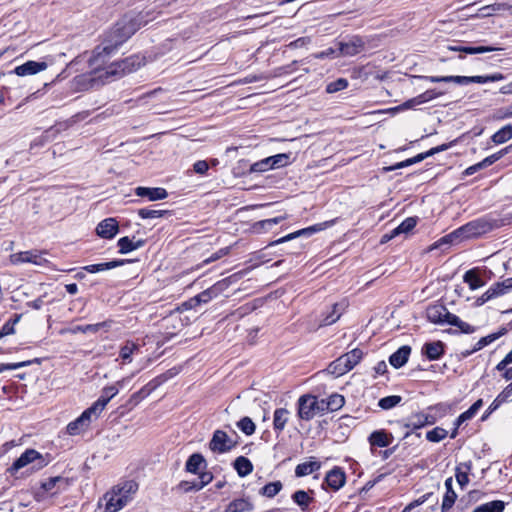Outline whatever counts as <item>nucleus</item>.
I'll return each mask as SVG.
<instances>
[{"label": "nucleus", "mask_w": 512, "mask_h": 512, "mask_svg": "<svg viewBox=\"0 0 512 512\" xmlns=\"http://www.w3.org/2000/svg\"><path fill=\"white\" fill-rule=\"evenodd\" d=\"M142 25L138 17H125L117 23L113 31V38L111 43L97 47L90 59V66L97 72L103 71L99 77L123 75L131 72L134 69L135 59L133 57L127 58L121 62L108 63L110 55L121 45L124 41L130 38Z\"/></svg>", "instance_id": "1"}, {"label": "nucleus", "mask_w": 512, "mask_h": 512, "mask_svg": "<svg viewBox=\"0 0 512 512\" xmlns=\"http://www.w3.org/2000/svg\"><path fill=\"white\" fill-rule=\"evenodd\" d=\"M138 491V484L133 481H125L114 486L98 501L97 512H118L127 506Z\"/></svg>", "instance_id": "2"}, {"label": "nucleus", "mask_w": 512, "mask_h": 512, "mask_svg": "<svg viewBox=\"0 0 512 512\" xmlns=\"http://www.w3.org/2000/svg\"><path fill=\"white\" fill-rule=\"evenodd\" d=\"M501 226V222L489 216L477 218L461 226L448 235L451 239H464L477 238L487 234Z\"/></svg>", "instance_id": "3"}, {"label": "nucleus", "mask_w": 512, "mask_h": 512, "mask_svg": "<svg viewBox=\"0 0 512 512\" xmlns=\"http://www.w3.org/2000/svg\"><path fill=\"white\" fill-rule=\"evenodd\" d=\"M420 78L429 81L431 83H440V82H453L456 84H470V83H479L484 84L488 82H498L504 80L506 77L499 72L490 74V75H477V76H420Z\"/></svg>", "instance_id": "4"}, {"label": "nucleus", "mask_w": 512, "mask_h": 512, "mask_svg": "<svg viewBox=\"0 0 512 512\" xmlns=\"http://www.w3.org/2000/svg\"><path fill=\"white\" fill-rule=\"evenodd\" d=\"M321 400L312 395H303L298 400V416L303 420H311L318 413H323Z\"/></svg>", "instance_id": "5"}, {"label": "nucleus", "mask_w": 512, "mask_h": 512, "mask_svg": "<svg viewBox=\"0 0 512 512\" xmlns=\"http://www.w3.org/2000/svg\"><path fill=\"white\" fill-rule=\"evenodd\" d=\"M35 461H39L37 465V469H41L47 465V462L44 460L43 456L34 449H27L13 464L10 468H8V472L11 475H14L18 470L24 468L28 464L34 463Z\"/></svg>", "instance_id": "6"}, {"label": "nucleus", "mask_w": 512, "mask_h": 512, "mask_svg": "<svg viewBox=\"0 0 512 512\" xmlns=\"http://www.w3.org/2000/svg\"><path fill=\"white\" fill-rule=\"evenodd\" d=\"M44 252L37 250L22 251L10 255V262L14 265L31 263L37 266H45L48 260L44 257Z\"/></svg>", "instance_id": "7"}, {"label": "nucleus", "mask_w": 512, "mask_h": 512, "mask_svg": "<svg viewBox=\"0 0 512 512\" xmlns=\"http://www.w3.org/2000/svg\"><path fill=\"white\" fill-rule=\"evenodd\" d=\"M98 418L99 417L95 416V413L88 408L77 419L67 425V433L72 436L79 435L90 427L93 420Z\"/></svg>", "instance_id": "8"}, {"label": "nucleus", "mask_w": 512, "mask_h": 512, "mask_svg": "<svg viewBox=\"0 0 512 512\" xmlns=\"http://www.w3.org/2000/svg\"><path fill=\"white\" fill-rule=\"evenodd\" d=\"M334 223H335V220H331V221H326L323 223H318V224L312 225V226L304 228V229H300L298 231L290 233L282 238H279V239L271 242L270 246L278 245V244L290 241V240L295 239L300 236H307V237L311 236L314 233L323 231L324 229L332 226Z\"/></svg>", "instance_id": "9"}, {"label": "nucleus", "mask_w": 512, "mask_h": 512, "mask_svg": "<svg viewBox=\"0 0 512 512\" xmlns=\"http://www.w3.org/2000/svg\"><path fill=\"white\" fill-rule=\"evenodd\" d=\"M234 445L233 440L222 430H216L209 442L210 450L220 454L230 451Z\"/></svg>", "instance_id": "10"}, {"label": "nucleus", "mask_w": 512, "mask_h": 512, "mask_svg": "<svg viewBox=\"0 0 512 512\" xmlns=\"http://www.w3.org/2000/svg\"><path fill=\"white\" fill-rule=\"evenodd\" d=\"M426 316L431 323L444 325L448 324V320H450L449 317L452 316V313H450L444 305L434 304L427 308Z\"/></svg>", "instance_id": "11"}, {"label": "nucleus", "mask_w": 512, "mask_h": 512, "mask_svg": "<svg viewBox=\"0 0 512 512\" xmlns=\"http://www.w3.org/2000/svg\"><path fill=\"white\" fill-rule=\"evenodd\" d=\"M365 48V42L359 36H353L347 41L339 42L338 55L354 56L362 52Z\"/></svg>", "instance_id": "12"}, {"label": "nucleus", "mask_w": 512, "mask_h": 512, "mask_svg": "<svg viewBox=\"0 0 512 512\" xmlns=\"http://www.w3.org/2000/svg\"><path fill=\"white\" fill-rule=\"evenodd\" d=\"M47 67L48 64L45 61H27L24 64L15 67V69L10 73H14L20 77H25L42 72L46 70Z\"/></svg>", "instance_id": "13"}, {"label": "nucleus", "mask_w": 512, "mask_h": 512, "mask_svg": "<svg viewBox=\"0 0 512 512\" xmlns=\"http://www.w3.org/2000/svg\"><path fill=\"white\" fill-rule=\"evenodd\" d=\"M393 441V434L384 429L375 430L368 437V442L372 451L374 448L388 447L393 443Z\"/></svg>", "instance_id": "14"}, {"label": "nucleus", "mask_w": 512, "mask_h": 512, "mask_svg": "<svg viewBox=\"0 0 512 512\" xmlns=\"http://www.w3.org/2000/svg\"><path fill=\"white\" fill-rule=\"evenodd\" d=\"M119 390L115 386H107L102 390L101 396L89 407L95 416H100L109 401L118 394Z\"/></svg>", "instance_id": "15"}, {"label": "nucleus", "mask_w": 512, "mask_h": 512, "mask_svg": "<svg viewBox=\"0 0 512 512\" xmlns=\"http://www.w3.org/2000/svg\"><path fill=\"white\" fill-rule=\"evenodd\" d=\"M443 95V92H437L436 90H427L423 92L422 94L407 100L402 105L395 108V110H403V109H410L417 105H421L424 103H427L429 101H432L440 96Z\"/></svg>", "instance_id": "16"}, {"label": "nucleus", "mask_w": 512, "mask_h": 512, "mask_svg": "<svg viewBox=\"0 0 512 512\" xmlns=\"http://www.w3.org/2000/svg\"><path fill=\"white\" fill-rule=\"evenodd\" d=\"M119 230L118 222L115 218H106L96 227V233L99 237L112 239Z\"/></svg>", "instance_id": "17"}, {"label": "nucleus", "mask_w": 512, "mask_h": 512, "mask_svg": "<svg viewBox=\"0 0 512 512\" xmlns=\"http://www.w3.org/2000/svg\"><path fill=\"white\" fill-rule=\"evenodd\" d=\"M135 194L139 197H146L149 201L163 200L168 197L166 189L161 187H142L135 189Z\"/></svg>", "instance_id": "18"}, {"label": "nucleus", "mask_w": 512, "mask_h": 512, "mask_svg": "<svg viewBox=\"0 0 512 512\" xmlns=\"http://www.w3.org/2000/svg\"><path fill=\"white\" fill-rule=\"evenodd\" d=\"M436 421L435 417L431 414L419 412L413 414L406 423L407 428L419 429L426 425H432Z\"/></svg>", "instance_id": "19"}, {"label": "nucleus", "mask_w": 512, "mask_h": 512, "mask_svg": "<svg viewBox=\"0 0 512 512\" xmlns=\"http://www.w3.org/2000/svg\"><path fill=\"white\" fill-rule=\"evenodd\" d=\"M109 326V323L108 322H101V323H96V324H87V325H78V326H75V327H72V328H64L60 331V334H66V333H71V334H77V333H84V334H87V333H97L101 328L103 327H108Z\"/></svg>", "instance_id": "20"}, {"label": "nucleus", "mask_w": 512, "mask_h": 512, "mask_svg": "<svg viewBox=\"0 0 512 512\" xmlns=\"http://www.w3.org/2000/svg\"><path fill=\"white\" fill-rule=\"evenodd\" d=\"M345 474L340 468L329 471L325 477V483L333 490L340 489L345 484Z\"/></svg>", "instance_id": "21"}, {"label": "nucleus", "mask_w": 512, "mask_h": 512, "mask_svg": "<svg viewBox=\"0 0 512 512\" xmlns=\"http://www.w3.org/2000/svg\"><path fill=\"white\" fill-rule=\"evenodd\" d=\"M140 347L138 344L134 343L133 341H126L120 348L119 351V358L122 361V364H129L132 362V356L133 354L139 352Z\"/></svg>", "instance_id": "22"}, {"label": "nucleus", "mask_w": 512, "mask_h": 512, "mask_svg": "<svg viewBox=\"0 0 512 512\" xmlns=\"http://www.w3.org/2000/svg\"><path fill=\"white\" fill-rule=\"evenodd\" d=\"M411 352V348L409 346H402L396 352H394L390 358L389 362L394 368H400L406 364L408 361L409 355Z\"/></svg>", "instance_id": "23"}, {"label": "nucleus", "mask_w": 512, "mask_h": 512, "mask_svg": "<svg viewBox=\"0 0 512 512\" xmlns=\"http://www.w3.org/2000/svg\"><path fill=\"white\" fill-rule=\"evenodd\" d=\"M205 467L206 460L200 453L192 454L185 464L186 471L192 474H198Z\"/></svg>", "instance_id": "24"}, {"label": "nucleus", "mask_w": 512, "mask_h": 512, "mask_svg": "<svg viewBox=\"0 0 512 512\" xmlns=\"http://www.w3.org/2000/svg\"><path fill=\"white\" fill-rule=\"evenodd\" d=\"M422 352L429 360H437L444 353L443 343L441 341L426 343L422 348Z\"/></svg>", "instance_id": "25"}, {"label": "nucleus", "mask_w": 512, "mask_h": 512, "mask_svg": "<svg viewBox=\"0 0 512 512\" xmlns=\"http://www.w3.org/2000/svg\"><path fill=\"white\" fill-rule=\"evenodd\" d=\"M448 50L453 52H463L467 54H481L491 51L500 50V48L491 47V46H453L449 45Z\"/></svg>", "instance_id": "26"}, {"label": "nucleus", "mask_w": 512, "mask_h": 512, "mask_svg": "<svg viewBox=\"0 0 512 512\" xmlns=\"http://www.w3.org/2000/svg\"><path fill=\"white\" fill-rule=\"evenodd\" d=\"M445 488H446V493L443 497V501H442V512H446L448 511L455 503V500L457 498V494L455 493V491L453 490V487H452V478H447L445 480Z\"/></svg>", "instance_id": "27"}, {"label": "nucleus", "mask_w": 512, "mask_h": 512, "mask_svg": "<svg viewBox=\"0 0 512 512\" xmlns=\"http://www.w3.org/2000/svg\"><path fill=\"white\" fill-rule=\"evenodd\" d=\"M472 469V463L471 462H463L457 465L455 469V478L458 484L461 487H464L469 482V473Z\"/></svg>", "instance_id": "28"}, {"label": "nucleus", "mask_w": 512, "mask_h": 512, "mask_svg": "<svg viewBox=\"0 0 512 512\" xmlns=\"http://www.w3.org/2000/svg\"><path fill=\"white\" fill-rule=\"evenodd\" d=\"M345 403L344 397L339 394L331 395L327 400H321L322 411H336Z\"/></svg>", "instance_id": "29"}, {"label": "nucleus", "mask_w": 512, "mask_h": 512, "mask_svg": "<svg viewBox=\"0 0 512 512\" xmlns=\"http://www.w3.org/2000/svg\"><path fill=\"white\" fill-rule=\"evenodd\" d=\"M126 260H113L110 262L99 263V264H91L83 267V270L89 273H98L105 270L113 269L119 266H122Z\"/></svg>", "instance_id": "30"}, {"label": "nucleus", "mask_w": 512, "mask_h": 512, "mask_svg": "<svg viewBox=\"0 0 512 512\" xmlns=\"http://www.w3.org/2000/svg\"><path fill=\"white\" fill-rule=\"evenodd\" d=\"M320 467H321L320 462L315 461V460H309V461L300 463L296 466L295 475L297 477H304V476H307V475L313 473L314 471L319 470Z\"/></svg>", "instance_id": "31"}, {"label": "nucleus", "mask_w": 512, "mask_h": 512, "mask_svg": "<svg viewBox=\"0 0 512 512\" xmlns=\"http://www.w3.org/2000/svg\"><path fill=\"white\" fill-rule=\"evenodd\" d=\"M254 509V505L248 499H235L229 503L226 512H250Z\"/></svg>", "instance_id": "32"}, {"label": "nucleus", "mask_w": 512, "mask_h": 512, "mask_svg": "<svg viewBox=\"0 0 512 512\" xmlns=\"http://www.w3.org/2000/svg\"><path fill=\"white\" fill-rule=\"evenodd\" d=\"M289 414V411L285 408H278L274 411L273 427L276 431L281 432L285 428L289 420Z\"/></svg>", "instance_id": "33"}, {"label": "nucleus", "mask_w": 512, "mask_h": 512, "mask_svg": "<svg viewBox=\"0 0 512 512\" xmlns=\"http://www.w3.org/2000/svg\"><path fill=\"white\" fill-rule=\"evenodd\" d=\"M119 247V252L121 254H127L133 250H136L144 245L143 240H138L136 242L132 241L129 237L125 236L118 240L117 243Z\"/></svg>", "instance_id": "34"}, {"label": "nucleus", "mask_w": 512, "mask_h": 512, "mask_svg": "<svg viewBox=\"0 0 512 512\" xmlns=\"http://www.w3.org/2000/svg\"><path fill=\"white\" fill-rule=\"evenodd\" d=\"M506 332L505 329H502L500 332L498 333H492L490 335H487L485 337H482L476 344L475 346L473 347L472 350H468L464 353V355H470L478 350H481L482 348H484L485 346H487L488 344L492 343L493 341H495L496 339H498L500 336L504 335Z\"/></svg>", "instance_id": "35"}, {"label": "nucleus", "mask_w": 512, "mask_h": 512, "mask_svg": "<svg viewBox=\"0 0 512 512\" xmlns=\"http://www.w3.org/2000/svg\"><path fill=\"white\" fill-rule=\"evenodd\" d=\"M512 289V278L493 284L488 290L494 298L502 296Z\"/></svg>", "instance_id": "36"}, {"label": "nucleus", "mask_w": 512, "mask_h": 512, "mask_svg": "<svg viewBox=\"0 0 512 512\" xmlns=\"http://www.w3.org/2000/svg\"><path fill=\"white\" fill-rule=\"evenodd\" d=\"M349 367L345 364V361L340 356L327 367V372L335 377H339L349 372Z\"/></svg>", "instance_id": "37"}, {"label": "nucleus", "mask_w": 512, "mask_h": 512, "mask_svg": "<svg viewBox=\"0 0 512 512\" xmlns=\"http://www.w3.org/2000/svg\"><path fill=\"white\" fill-rule=\"evenodd\" d=\"M287 217L284 216H278L270 219H265L258 221L253 224V230L257 233H260L262 231H266L271 229L274 225L279 224L281 221L285 220Z\"/></svg>", "instance_id": "38"}, {"label": "nucleus", "mask_w": 512, "mask_h": 512, "mask_svg": "<svg viewBox=\"0 0 512 512\" xmlns=\"http://www.w3.org/2000/svg\"><path fill=\"white\" fill-rule=\"evenodd\" d=\"M292 500L301 508L302 511H305L313 502V497L304 490H297L292 494Z\"/></svg>", "instance_id": "39"}, {"label": "nucleus", "mask_w": 512, "mask_h": 512, "mask_svg": "<svg viewBox=\"0 0 512 512\" xmlns=\"http://www.w3.org/2000/svg\"><path fill=\"white\" fill-rule=\"evenodd\" d=\"M234 468L236 469L239 476L244 477L252 472L253 465L248 458L239 456L234 462Z\"/></svg>", "instance_id": "40"}, {"label": "nucleus", "mask_w": 512, "mask_h": 512, "mask_svg": "<svg viewBox=\"0 0 512 512\" xmlns=\"http://www.w3.org/2000/svg\"><path fill=\"white\" fill-rule=\"evenodd\" d=\"M505 503L501 500H494L476 507L473 512H503Z\"/></svg>", "instance_id": "41"}, {"label": "nucleus", "mask_w": 512, "mask_h": 512, "mask_svg": "<svg viewBox=\"0 0 512 512\" xmlns=\"http://www.w3.org/2000/svg\"><path fill=\"white\" fill-rule=\"evenodd\" d=\"M341 357L345 361V364L349 367V369L352 370L362 359L363 352L360 349L356 348L345 353Z\"/></svg>", "instance_id": "42"}, {"label": "nucleus", "mask_w": 512, "mask_h": 512, "mask_svg": "<svg viewBox=\"0 0 512 512\" xmlns=\"http://www.w3.org/2000/svg\"><path fill=\"white\" fill-rule=\"evenodd\" d=\"M463 280L468 284L471 290H476L484 285V282L479 277L475 270H468L464 276Z\"/></svg>", "instance_id": "43"}, {"label": "nucleus", "mask_w": 512, "mask_h": 512, "mask_svg": "<svg viewBox=\"0 0 512 512\" xmlns=\"http://www.w3.org/2000/svg\"><path fill=\"white\" fill-rule=\"evenodd\" d=\"M511 138H512V125L508 124L493 134L492 141L495 144H502V143L507 142Z\"/></svg>", "instance_id": "44"}, {"label": "nucleus", "mask_w": 512, "mask_h": 512, "mask_svg": "<svg viewBox=\"0 0 512 512\" xmlns=\"http://www.w3.org/2000/svg\"><path fill=\"white\" fill-rule=\"evenodd\" d=\"M482 399H478L467 411L463 412L457 418V426H460L463 422L472 419L478 410L482 407Z\"/></svg>", "instance_id": "45"}, {"label": "nucleus", "mask_w": 512, "mask_h": 512, "mask_svg": "<svg viewBox=\"0 0 512 512\" xmlns=\"http://www.w3.org/2000/svg\"><path fill=\"white\" fill-rule=\"evenodd\" d=\"M449 318L450 320H448V324L459 328L461 332L466 334H471L475 332V327L462 321L458 316L452 314V316H450Z\"/></svg>", "instance_id": "46"}, {"label": "nucleus", "mask_w": 512, "mask_h": 512, "mask_svg": "<svg viewBox=\"0 0 512 512\" xmlns=\"http://www.w3.org/2000/svg\"><path fill=\"white\" fill-rule=\"evenodd\" d=\"M507 8H508V5L505 3H494L491 5H486L479 9L480 14L478 16L479 17H489V16L493 15L494 13L505 10Z\"/></svg>", "instance_id": "47"}, {"label": "nucleus", "mask_w": 512, "mask_h": 512, "mask_svg": "<svg viewBox=\"0 0 512 512\" xmlns=\"http://www.w3.org/2000/svg\"><path fill=\"white\" fill-rule=\"evenodd\" d=\"M59 483H63L65 485L68 484L67 480L64 479L63 477L55 476L43 481L41 483V488L43 489L44 492H51L52 494H55L56 491L54 492L53 490Z\"/></svg>", "instance_id": "48"}, {"label": "nucleus", "mask_w": 512, "mask_h": 512, "mask_svg": "<svg viewBox=\"0 0 512 512\" xmlns=\"http://www.w3.org/2000/svg\"><path fill=\"white\" fill-rule=\"evenodd\" d=\"M401 400V396L398 395L387 396L379 400L378 406L383 410H389L397 406Z\"/></svg>", "instance_id": "49"}, {"label": "nucleus", "mask_w": 512, "mask_h": 512, "mask_svg": "<svg viewBox=\"0 0 512 512\" xmlns=\"http://www.w3.org/2000/svg\"><path fill=\"white\" fill-rule=\"evenodd\" d=\"M282 489V483L280 481L270 482L261 489L263 496L272 498L277 495Z\"/></svg>", "instance_id": "50"}, {"label": "nucleus", "mask_w": 512, "mask_h": 512, "mask_svg": "<svg viewBox=\"0 0 512 512\" xmlns=\"http://www.w3.org/2000/svg\"><path fill=\"white\" fill-rule=\"evenodd\" d=\"M448 432L441 427H435L434 429L426 433V439L430 442H440L446 438Z\"/></svg>", "instance_id": "51"}, {"label": "nucleus", "mask_w": 512, "mask_h": 512, "mask_svg": "<svg viewBox=\"0 0 512 512\" xmlns=\"http://www.w3.org/2000/svg\"><path fill=\"white\" fill-rule=\"evenodd\" d=\"M237 427L246 435H252L255 432L256 426L251 418L243 417L237 422Z\"/></svg>", "instance_id": "52"}, {"label": "nucleus", "mask_w": 512, "mask_h": 512, "mask_svg": "<svg viewBox=\"0 0 512 512\" xmlns=\"http://www.w3.org/2000/svg\"><path fill=\"white\" fill-rule=\"evenodd\" d=\"M268 159L270 160L269 161L270 166H272L271 169H276V168L284 167L288 164L289 155L285 154V153H281V154H277L274 156H270V157H268Z\"/></svg>", "instance_id": "53"}, {"label": "nucleus", "mask_w": 512, "mask_h": 512, "mask_svg": "<svg viewBox=\"0 0 512 512\" xmlns=\"http://www.w3.org/2000/svg\"><path fill=\"white\" fill-rule=\"evenodd\" d=\"M166 213H167V211H165V210H155V209H150V208H142V209L138 210V215L142 219L159 218V217H162Z\"/></svg>", "instance_id": "54"}, {"label": "nucleus", "mask_w": 512, "mask_h": 512, "mask_svg": "<svg viewBox=\"0 0 512 512\" xmlns=\"http://www.w3.org/2000/svg\"><path fill=\"white\" fill-rule=\"evenodd\" d=\"M340 315H341L340 305L334 304L332 307V311L323 318L322 325H325V326L332 325L339 319Z\"/></svg>", "instance_id": "55"}, {"label": "nucleus", "mask_w": 512, "mask_h": 512, "mask_svg": "<svg viewBox=\"0 0 512 512\" xmlns=\"http://www.w3.org/2000/svg\"><path fill=\"white\" fill-rule=\"evenodd\" d=\"M416 223L415 218H407L394 229V234L408 233L416 226Z\"/></svg>", "instance_id": "56"}, {"label": "nucleus", "mask_w": 512, "mask_h": 512, "mask_svg": "<svg viewBox=\"0 0 512 512\" xmlns=\"http://www.w3.org/2000/svg\"><path fill=\"white\" fill-rule=\"evenodd\" d=\"M216 296L213 289L209 288L204 290L203 292L199 293L195 297H193V301H195V304H205L210 302L214 297Z\"/></svg>", "instance_id": "57"}, {"label": "nucleus", "mask_w": 512, "mask_h": 512, "mask_svg": "<svg viewBox=\"0 0 512 512\" xmlns=\"http://www.w3.org/2000/svg\"><path fill=\"white\" fill-rule=\"evenodd\" d=\"M347 86H348V81L344 78H339L336 81L329 83L326 86V91H327V93H335V92H338L340 90L347 88Z\"/></svg>", "instance_id": "58"}, {"label": "nucleus", "mask_w": 512, "mask_h": 512, "mask_svg": "<svg viewBox=\"0 0 512 512\" xmlns=\"http://www.w3.org/2000/svg\"><path fill=\"white\" fill-rule=\"evenodd\" d=\"M269 159L268 157L265 158V159H262L256 163H254L252 166H251V171L252 172H265V171H268L271 169L272 166H270V163H269Z\"/></svg>", "instance_id": "59"}, {"label": "nucleus", "mask_w": 512, "mask_h": 512, "mask_svg": "<svg viewBox=\"0 0 512 512\" xmlns=\"http://www.w3.org/2000/svg\"><path fill=\"white\" fill-rule=\"evenodd\" d=\"M198 474L199 480L197 481V484L201 490L213 480V475L211 472H199Z\"/></svg>", "instance_id": "60"}, {"label": "nucleus", "mask_w": 512, "mask_h": 512, "mask_svg": "<svg viewBox=\"0 0 512 512\" xmlns=\"http://www.w3.org/2000/svg\"><path fill=\"white\" fill-rule=\"evenodd\" d=\"M179 488L183 492L199 491L200 488L197 481H182L179 484Z\"/></svg>", "instance_id": "61"}, {"label": "nucleus", "mask_w": 512, "mask_h": 512, "mask_svg": "<svg viewBox=\"0 0 512 512\" xmlns=\"http://www.w3.org/2000/svg\"><path fill=\"white\" fill-rule=\"evenodd\" d=\"M507 150H508V148H505L504 150H501L495 154H492V155L486 157L485 159H483L484 165H486L487 167L492 165L497 160H499L507 152Z\"/></svg>", "instance_id": "62"}, {"label": "nucleus", "mask_w": 512, "mask_h": 512, "mask_svg": "<svg viewBox=\"0 0 512 512\" xmlns=\"http://www.w3.org/2000/svg\"><path fill=\"white\" fill-rule=\"evenodd\" d=\"M310 43L309 37H300L296 39L295 41H292L288 46L290 48H300L308 45Z\"/></svg>", "instance_id": "63"}, {"label": "nucleus", "mask_w": 512, "mask_h": 512, "mask_svg": "<svg viewBox=\"0 0 512 512\" xmlns=\"http://www.w3.org/2000/svg\"><path fill=\"white\" fill-rule=\"evenodd\" d=\"M194 171L198 174H204L209 166L208 163L204 160H199L193 165Z\"/></svg>", "instance_id": "64"}]
</instances>
